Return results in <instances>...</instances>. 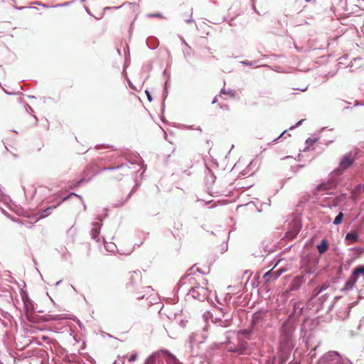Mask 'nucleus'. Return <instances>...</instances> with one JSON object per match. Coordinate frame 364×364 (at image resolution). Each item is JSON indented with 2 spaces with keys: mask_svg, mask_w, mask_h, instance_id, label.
Masks as SVG:
<instances>
[{
  "mask_svg": "<svg viewBox=\"0 0 364 364\" xmlns=\"http://www.w3.org/2000/svg\"><path fill=\"white\" fill-rule=\"evenodd\" d=\"M302 121L303 120H301L299 122H297L295 127H297V126L300 125L302 123Z\"/></svg>",
  "mask_w": 364,
  "mask_h": 364,
  "instance_id": "24",
  "label": "nucleus"
},
{
  "mask_svg": "<svg viewBox=\"0 0 364 364\" xmlns=\"http://www.w3.org/2000/svg\"><path fill=\"white\" fill-rule=\"evenodd\" d=\"M131 250H129L127 252H122V254H124V255H129L131 253Z\"/></svg>",
  "mask_w": 364,
  "mask_h": 364,
  "instance_id": "23",
  "label": "nucleus"
},
{
  "mask_svg": "<svg viewBox=\"0 0 364 364\" xmlns=\"http://www.w3.org/2000/svg\"><path fill=\"white\" fill-rule=\"evenodd\" d=\"M307 144L309 143H312L313 141H311V140L310 139H307L306 141Z\"/></svg>",
  "mask_w": 364,
  "mask_h": 364,
  "instance_id": "26",
  "label": "nucleus"
},
{
  "mask_svg": "<svg viewBox=\"0 0 364 364\" xmlns=\"http://www.w3.org/2000/svg\"><path fill=\"white\" fill-rule=\"evenodd\" d=\"M360 276H364V265L359 266L354 269L350 277L346 282L344 289L346 290L353 289Z\"/></svg>",
  "mask_w": 364,
  "mask_h": 364,
  "instance_id": "3",
  "label": "nucleus"
},
{
  "mask_svg": "<svg viewBox=\"0 0 364 364\" xmlns=\"http://www.w3.org/2000/svg\"><path fill=\"white\" fill-rule=\"evenodd\" d=\"M332 183H322L317 186L316 190L317 191H326L330 189Z\"/></svg>",
  "mask_w": 364,
  "mask_h": 364,
  "instance_id": "14",
  "label": "nucleus"
},
{
  "mask_svg": "<svg viewBox=\"0 0 364 364\" xmlns=\"http://www.w3.org/2000/svg\"><path fill=\"white\" fill-rule=\"evenodd\" d=\"M327 287H328V285H327V284H323L322 286H321V287H319V289H322V291H324L325 289H327Z\"/></svg>",
  "mask_w": 364,
  "mask_h": 364,
  "instance_id": "21",
  "label": "nucleus"
},
{
  "mask_svg": "<svg viewBox=\"0 0 364 364\" xmlns=\"http://www.w3.org/2000/svg\"><path fill=\"white\" fill-rule=\"evenodd\" d=\"M358 189H359V190H361V189H363V190H364V185H363V186H361V185H360V186H358Z\"/></svg>",
  "mask_w": 364,
  "mask_h": 364,
  "instance_id": "25",
  "label": "nucleus"
},
{
  "mask_svg": "<svg viewBox=\"0 0 364 364\" xmlns=\"http://www.w3.org/2000/svg\"><path fill=\"white\" fill-rule=\"evenodd\" d=\"M214 319H215L214 322L218 323V325L220 326L226 327L230 325V321L228 318H225L224 320H222L220 318L215 317Z\"/></svg>",
  "mask_w": 364,
  "mask_h": 364,
  "instance_id": "13",
  "label": "nucleus"
},
{
  "mask_svg": "<svg viewBox=\"0 0 364 364\" xmlns=\"http://www.w3.org/2000/svg\"><path fill=\"white\" fill-rule=\"evenodd\" d=\"M95 174V171L93 169L92 167L90 166L89 168H87L83 173V177L81 179V181H89Z\"/></svg>",
  "mask_w": 364,
  "mask_h": 364,
  "instance_id": "8",
  "label": "nucleus"
},
{
  "mask_svg": "<svg viewBox=\"0 0 364 364\" xmlns=\"http://www.w3.org/2000/svg\"><path fill=\"white\" fill-rule=\"evenodd\" d=\"M146 95H147L148 100H149V101H151V95H150V93H149L147 90H146Z\"/></svg>",
  "mask_w": 364,
  "mask_h": 364,
  "instance_id": "22",
  "label": "nucleus"
},
{
  "mask_svg": "<svg viewBox=\"0 0 364 364\" xmlns=\"http://www.w3.org/2000/svg\"><path fill=\"white\" fill-rule=\"evenodd\" d=\"M99 229H100V228H99L98 223H95L93 224V228H92V229L91 230L92 237L95 240H97L98 234H99V232H100Z\"/></svg>",
  "mask_w": 364,
  "mask_h": 364,
  "instance_id": "12",
  "label": "nucleus"
},
{
  "mask_svg": "<svg viewBox=\"0 0 364 364\" xmlns=\"http://www.w3.org/2000/svg\"><path fill=\"white\" fill-rule=\"evenodd\" d=\"M328 247V242L326 240H323L321 242L317 245V249L320 254L324 253L327 250Z\"/></svg>",
  "mask_w": 364,
  "mask_h": 364,
  "instance_id": "11",
  "label": "nucleus"
},
{
  "mask_svg": "<svg viewBox=\"0 0 364 364\" xmlns=\"http://www.w3.org/2000/svg\"><path fill=\"white\" fill-rule=\"evenodd\" d=\"M318 364H353L349 360H341L336 351H329L318 360Z\"/></svg>",
  "mask_w": 364,
  "mask_h": 364,
  "instance_id": "2",
  "label": "nucleus"
},
{
  "mask_svg": "<svg viewBox=\"0 0 364 364\" xmlns=\"http://www.w3.org/2000/svg\"><path fill=\"white\" fill-rule=\"evenodd\" d=\"M246 347H247L246 343H242L240 348H235V349H229V350L233 351V352H237L239 353H242L243 350L246 348Z\"/></svg>",
  "mask_w": 364,
  "mask_h": 364,
  "instance_id": "15",
  "label": "nucleus"
},
{
  "mask_svg": "<svg viewBox=\"0 0 364 364\" xmlns=\"http://www.w3.org/2000/svg\"><path fill=\"white\" fill-rule=\"evenodd\" d=\"M284 272L285 269L283 268L275 271L272 269L264 274V279L266 282H273L276 280Z\"/></svg>",
  "mask_w": 364,
  "mask_h": 364,
  "instance_id": "6",
  "label": "nucleus"
},
{
  "mask_svg": "<svg viewBox=\"0 0 364 364\" xmlns=\"http://www.w3.org/2000/svg\"><path fill=\"white\" fill-rule=\"evenodd\" d=\"M291 229L286 233L285 237L287 240L295 238L300 230V223L297 220H293L290 224Z\"/></svg>",
  "mask_w": 364,
  "mask_h": 364,
  "instance_id": "5",
  "label": "nucleus"
},
{
  "mask_svg": "<svg viewBox=\"0 0 364 364\" xmlns=\"http://www.w3.org/2000/svg\"><path fill=\"white\" fill-rule=\"evenodd\" d=\"M363 1V4H360L359 6H364V0H362ZM358 1H360V0H358Z\"/></svg>",
  "mask_w": 364,
  "mask_h": 364,
  "instance_id": "27",
  "label": "nucleus"
},
{
  "mask_svg": "<svg viewBox=\"0 0 364 364\" xmlns=\"http://www.w3.org/2000/svg\"><path fill=\"white\" fill-rule=\"evenodd\" d=\"M322 291V289H319V287H316L314 291H313V294H314V296H317L318 294H319Z\"/></svg>",
  "mask_w": 364,
  "mask_h": 364,
  "instance_id": "19",
  "label": "nucleus"
},
{
  "mask_svg": "<svg viewBox=\"0 0 364 364\" xmlns=\"http://www.w3.org/2000/svg\"><path fill=\"white\" fill-rule=\"evenodd\" d=\"M343 218V214L342 213H339L338 215L336 217L333 221L334 225H338L342 222Z\"/></svg>",
  "mask_w": 364,
  "mask_h": 364,
  "instance_id": "16",
  "label": "nucleus"
},
{
  "mask_svg": "<svg viewBox=\"0 0 364 364\" xmlns=\"http://www.w3.org/2000/svg\"><path fill=\"white\" fill-rule=\"evenodd\" d=\"M216 101H217V99H216V97H215V99H214V100H213V103H215V102H216Z\"/></svg>",
  "mask_w": 364,
  "mask_h": 364,
  "instance_id": "29",
  "label": "nucleus"
},
{
  "mask_svg": "<svg viewBox=\"0 0 364 364\" xmlns=\"http://www.w3.org/2000/svg\"><path fill=\"white\" fill-rule=\"evenodd\" d=\"M346 240L350 241L349 244L350 243H353V242L358 241V235L355 232H350L346 234Z\"/></svg>",
  "mask_w": 364,
  "mask_h": 364,
  "instance_id": "10",
  "label": "nucleus"
},
{
  "mask_svg": "<svg viewBox=\"0 0 364 364\" xmlns=\"http://www.w3.org/2000/svg\"><path fill=\"white\" fill-rule=\"evenodd\" d=\"M353 161V158L352 157L351 154H347L341 159L339 168L341 169H345L349 167L352 164Z\"/></svg>",
  "mask_w": 364,
  "mask_h": 364,
  "instance_id": "7",
  "label": "nucleus"
},
{
  "mask_svg": "<svg viewBox=\"0 0 364 364\" xmlns=\"http://www.w3.org/2000/svg\"><path fill=\"white\" fill-rule=\"evenodd\" d=\"M137 356H138V355H137L136 353H134L132 354L131 356L129 358V362H134L136 360Z\"/></svg>",
  "mask_w": 364,
  "mask_h": 364,
  "instance_id": "18",
  "label": "nucleus"
},
{
  "mask_svg": "<svg viewBox=\"0 0 364 364\" xmlns=\"http://www.w3.org/2000/svg\"><path fill=\"white\" fill-rule=\"evenodd\" d=\"M63 318L60 316H51V315H48L46 317L45 320L46 321H52V320H60V319H63Z\"/></svg>",
  "mask_w": 364,
  "mask_h": 364,
  "instance_id": "17",
  "label": "nucleus"
},
{
  "mask_svg": "<svg viewBox=\"0 0 364 364\" xmlns=\"http://www.w3.org/2000/svg\"><path fill=\"white\" fill-rule=\"evenodd\" d=\"M189 294L194 299H197L200 301L206 299L209 296V290L207 287L198 285L193 287L190 291Z\"/></svg>",
  "mask_w": 364,
  "mask_h": 364,
  "instance_id": "4",
  "label": "nucleus"
},
{
  "mask_svg": "<svg viewBox=\"0 0 364 364\" xmlns=\"http://www.w3.org/2000/svg\"><path fill=\"white\" fill-rule=\"evenodd\" d=\"M151 16H154V17H159L161 16L159 14H154V15H152Z\"/></svg>",
  "mask_w": 364,
  "mask_h": 364,
  "instance_id": "28",
  "label": "nucleus"
},
{
  "mask_svg": "<svg viewBox=\"0 0 364 364\" xmlns=\"http://www.w3.org/2000/svg\"><path fill=\"white\" fill-rule=\"evenodd\" d=\"M304 281L303 277H296L294 279L291 283V290L297 289Z\"/></svg>",
  "mask_w": 364,
  "mask_h": 364,
  "instance_id": "9",
  "label": "nucleus"
},
{
  "mask_svg": "<svg viewBox=\"0 0 364 364\" xmlns=\"http://www.w3.org/2000/svg\"><path fill=\"white\" fill-rule=\"evenodd\" d=\"M228 295H229V294H228L227 296L225 298V301L228 305L229 304V301L231 297L230 296H228Z\"/></svg>",
  "mask_w": 364,
  "mask_h": 364,
  "instance_id": "20",
  "label": "nucleus"
},
{
  "mask_svg": "<svg viewBox=\"0 0 364 364\" xmlns=\"http://www.w3.org/2000/svg\"><path fill=\"white\" fill-rule=\"evenodd\" d=\"M163 355L167 364H183L177 358L168 350H161L151 354L146 360L144 364H156V359Z\"/></svg>",
  "mask_w": 364,
  "mask_h": 364,
  "instance_id": "1",
  "label": "nucleus"
}]
</instances>
